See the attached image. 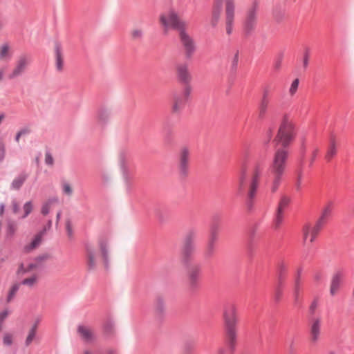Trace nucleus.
Segmentation results:
<instances>
[{"label": "nucleus", "instance_id": "ea45409f", "mask_svg": "<svg viewBox=\"0 0 354 354\" xmlns=\"http://www.w3.org/2000/svg\"><path fill=\"white\" fill-rule=\"evenodd\" d=\"M45 163L50 167L54 164V158L49 152H46L45 154Z\"/></svg>", "mask_w": 354, "mask_h": 354}, {"label": "nucleus", "instance_id": "de8ad7c7", "mask_svg": "<svg viewBox=\"0 0 354 354\" xmlns=\"http://www.w3.org/2000/svg\"><path fill=\"white\" fill-rule=\"evenodd\" d=\"M17 230V225L16 224L13 223H10L8 225L7 232L10 235H12Z\"/></svg>", "mask_w": 354, "mask_h": 354}, {"label": "nucleus", "instance_id": "2eb2a0df", "mask_svg": "<svg viewBox=\"0 0 354 354\" xmlns=\"http://www.w3.org/2000/svg\"><path fill=\"white\" fill-rule=\"evenodd\" d=\"M77 331L80 338L87 343L93 342L96 339L94 331L89 326L80 325Z\"/></svg>", "mask_w": 354, "mask_h": 354}, {"label": "nucleus", "instance_id": "a211bd4d", "mask_svg": "<svg viewBox=\"0 0 354 354\" xmlns=\"http://www.w3.org/2000/svg\"><path fill=\"white\" fill-rule=\"evenodd\" d=\"M27 66V59L26 57H21L17 64L15 68L8 75V78L12 80L14 79L23 73Z\"/></svg>", "mask_w": 354, "mask_h": 354}, {"label": "nucleus", "instance_id": "0e129e2a", "mask_svg": "<svg viewBox=\"0 0 354 354\" xmlns=\"http://www.w3.org/2000/svg\"><path fill=\"white\" fill-rule=\"evenodd\" d=\"M3 71L0 70V80H1V79L3 78Z\"/></svg>", "mask_w": 354, "mask_h": 354}, {"label": "nucleus", "instance_id": "1a4fd4ad", "mask_svg": "<svg viewBox=\"0 0 354 354\" xmlns=\"http://www.w3.org/2000/svg\"><path fill=\"white\" fill-rule=\"evenodd\" d=\"M201 269L198 265L192 264L187 271V285L191 290H195L199 286Z\"/></svg>", "mask_w": 354, "mask_h": 354}, {"label": "nucleus", "instance_id": "2f4dec72", "mask_svg": "<svg viewBox=\"0 0 354 354\" xmlns=\"http://www.w3.org/2000/svg\"><path fill=\"white\" fill-rule=\"evenodd\" d=\"M62 192L64 194L68 196H71L73 194V188L69 183L64 182L62 184Z\"/></svg>", "mask_w": 354, "mask_h": 354}, {"label": "nucleus", "instance_id": "473e14b6", "mask_svg": "<svg viewBox=\"0 0 354 354\" xmlns=\"http://www.w3.org/2000/svg\"><path fill=\"white\" fill-rule=\"evenodd\" d=\"M283 52H281L279 53L275 59H274V68L275 70H279L281 66V64H282V62H283Z\"/></svg>", "mask_w": 354, "mask_h": 354}, {"label": "nucleus", "instance_id": "a19ab883", "mask_svg": "<svg viewBox=\"0 0 354 354\" xmlns=\"http://www.w3.org/2000/svg\"><path fill=\"white\" fill-rule=\"evenodd\" d=\"M132 185V178L129 175L124 176V187L125 189L129 191Z\"/></svg>", "mask_w": 354, "mask_h": 354}, {"label": "nucleus", "instance_id": "72a5a7b5", "mask_svg": "<svg viewBox=\"0 0 354 354\" xmlns=\"http://www.w3.org/2000/svg\"><path fill=\"white\" fill-rule=\"evenodd\" d=\"M283 218V212L277 209L275 218L274 220V225L275 227H278L282 223Z\"/></svg>", "mask_w": 354, "mask_h": 354}, {"label": "nucleus", "instance_id": "dca6fc26", "mask_svg": "<svg viewBox=\"0 0 354 354\" xmlns=\"http://www.w3.org/2000/svg\"><path fill=\"white\" fill-rule=\"evenodd\" d=\"M194 239V234L193 232L189 233L185 239L182 252L185 259L188 258L195 250Z\"/></svg>", "mask_w": 354, "mask_h": 354}, {"label": "nucleus", "instance_id": "4be33fe9", "mask_svg": "<svg viewBox=\"0 0 354 354\" xmlns=\"http://www.w3.org/2000/svg\"><path fill=\"white\" fill-rule=\"evenodd\" d=\"M43 234L44 232H42L36 234L33 239L24 246V251L26 252H30L31 251L36 249L41 243Z\"/></svg>", "mask_w": 354, "mask_h": 354}, {"label": "nucleus", "instance_id": "58836bf2", "mask_svg": "<svg viewBox=\"0 0 354 354\" xmlns=\"http://www.w3.org/2000/svg\"><path fill=\"white\" fill-rule=\"evenodd\" d=\"M65 227L67 235L69 238H72L73 235V225L70 219H67L65 223Z\"/></svg>", "mask_w": 354, "mask_h": 354}, {"label": "nucleus", "instance_id": "13d9d810", "mask_svg": "<svg viewBox=\"0 0 354 354\" xmlns=\"http://www.w3.org/2000/svg\"><path fill=\"white\" fill-rule=\"evenodd\" d=\"M269 93H270V91H269V88L268 87H265L263 88V96L262 97H264V98H269L268 96H269Z\"/></svg>", "mask_w": 354, "mask_h": 354}, {"label": "nucleus", "instance_id": "6ab92c4d", "mask_svg": "<svg viewBox=\"0 0 354 354\" xmlns=\"http://www.w3.org/2000/svg\"><path fill=\"white\" fill-rule=\"evenodd\" d=\"M59 205L58 197H51L46 200L42 205L41 208V213L44 216L48 214L50 211L56 206Z\"/></svg>", "mask_w": 354, "mask_h": 354}, {"label": "nucleus", "instance_id": "f257e3e1", "mask_svg": "<svg viewBox=\"0 0 354 354\" xmlns=\"http://www.w3.org/2000/svg\"><path fill=\"white\" fill-rule=\"evenodd\" d=\"M160 22L165 29L171 28L179 31L180 39L185 50L187 59H190L196 50L193 39L186 32L185 24L180 20L177 13L170 10L168 15H161Z\"/></svg>", "mask_w": 354, "mask_h": 354}, {"label": "nucleus", "instance_id": "c85d7f7f", "mask_svg": "<svg viewBox=\"0 0 354 354\" xmlns=\"http://www.w3.org/2000/svg\"><path fill=\"white\" fill-rule=\"evenodd\" d=\"M19 286L20 283H16L11 286L7 297L8 302H10L15 297L16 293L19 289Z\"/></svg>", "mask_w": 354, "mask_h": 354}, {"label": "nucleus", "instance_id": "49530a36", "mask_svg": "<svg viewBox=\"0 0 354 354\" xmlns=\"http://www.w3.org/2000/svg\"><path fill=\"white\" fill-rule=\"evenodd\" d=\"M286 265L283 263H281L279 265V279H281L283 274L286 273Z\"/></svg>", "mask_w": 354, "mask_h": 354}, {"label": "nucleus", "instance_id": "680f3d73", "mask_svg": "<svg viewBox=\"0 0 354 354\" xmlns=\"http://www.w3.org/2000/svg\"><path fill=\"white\" fill-rule=\"evenodd\" d=\"M316 308V303L313 302L312 305L310 306V310H314Z\"/></svg>", "mask_w": 354, "mask_h": 354}, {"label": "nucleus", "instance_id": "393cba45", "mask_svg": "<svg viewBox=\"0 0 354 354\" xmlns=\"http://www.w3.org/2000/svg\"><path fill=\"white\" fill-rule=\"evenodd\" d=\"M337 153V144L335 141V138L334 137H331L330 140V145L327 153L326 154V158L328 160L332 159Z\"/></svg>", "mask_w": 354, "mask_h": 354}, {"label": "nucleus", "instance_id": "a878e982", "mask_svg": "<svg viewBox=\"0 0 354 354\" xmlns=\"http://www.w3.org/2000/svg\"><path fill=\"white\" fill-rule=\"evenodd\" d=\"M37 330V324H35L29 330L28 335L25 340V344L26 346H28L31 344L33 339L35 338L36 333Z\"/></svg>", "mask_w": 354, "mask_h": 354}, {"label": "nucleus", "instance_id": "37998d69", "mask_svg": "<svg viewBox=\"0 0 354 354\" xmlns=\"http://www.w3.org/2000/svg\"><path fill=\"white\" fill-rule=\"evenodd\" d=\"M269 103H270L269 98L262 97V100H261V104H260L261 111H266L268 108Z\"/></svg>", "mask_w": 354, "mask_h": 354}, {"label": "nucleus", "instance_id": "f8f14e48", "mask_svg": "<svg viewBox=\"0 0 354 354\" xmlns=\"http://www.w3.org/2000/svg\"><path fill=\"white\" fill-rule=\"evenodd\" d=\"M190 149L187 147L180 148L178 153V169L182 176H186L188 172L190 161Z\"/></svg>", "mask_w": 354, "mask_h": 354}, {"label": "nucleus", "instance_id": "4d7b16f0", "mask_svg": "<svg viewBox=\"0 0 354 354\" xmlns=\"http://www.w3.org/2000/svg\"><path fill=\"white\" fill-rule=\"evenodd\" d=\"M5 154V147L2 143H0V160H1Z\"/></svg>", "mask_w": 354, "mask_h": 354}, {"label": "nucleus", "instance_id": "0eeeda50", "mask_svg": "<svg viewBox=\"0 0 354 354\" xmlns=\"http://www.w3.org/2000/svg\"><path fill=\"white\" fill-rule=\"evenodd\" d=\"M323 226L316 222L315 224H306L302 228V239L304 245L313 243Z\"/></svg>", "mask_w": 354, "mask_h": 354}, {"label": "nucleus", "instance_id": "c756f323", "mask_svg": "<svg viewBox=\"0 0 354 354\" xmlns=\"http://www.w3.org/2000/svg\"><path fill=\"white\" fill-rule=\"evenodd\" d=\"M33 209V204L32 201L26 202L23 206L24 215L21 216L22 218H25L28 214L31 213Z\"/></svg>", "mask_w": 354, "mask_h": 354}, {"label": "nucleus", "instance_id": "6e6552de", "mask_svg": "<svg viewBox=\"0 0 354 354\" xmlns=\"http://www.w3.org/2000/svg\"><path fill=\"white\" fill-rule=\"evenodd\" d=\"M288 157V152L285 149H279L274 153L272 162L273 173L283 174Z\"/></svg>", "mask_w": 354, "mask_h": 354}, {"label": "nucleus", "instance_id": "338daca9", "mask_svg": "<svg viewBox=\"0 0 354 354\" xmlns=\"http://www.w3.org/2000/svg\"><path fill=\"white\" fill-rule=\"evenodd\" d=\"M2 328H3V322H0V332L2 330Z\"/></svg>", "mask_w": 354, "mask_h": 354}, {"label": "nucleus", "instance_id": "20e7f679", "mask_svg": "<svg viewBox=\"0 0 354 354\" xmlns=\"http://www.w3.org/2000/svg\"><path fill=\"white\" fill-rule=\"evenodd\" d=\"M224 326L230 344L232 348L236 345L237 323L236 308L233 304L227 305L223 310Z\"/></svg>", "mask_w": 354, "mask_h": 354}, {"label": "nucleus", "instance_id": "c9c22d12", "mask_svg": "<svg viewBox=\"0 0 354 354\" xmlns=\"http://www.w3.org/2000/svg\"><path fill=\"white\" fill-rule=\"evenodd\" d=\"M165 310V301L162 298H158L156 301V311L160 314Z\"/></svg>", "mask_w": 354, "mask_h": 354}, {"label": "nucleus", "instance_id": "5fc2aeb1", "mask_svg": "<svg viewBox=\"0 0 354 354\" xmlns=\"http://www.w3.org/2000/svg\"><path fill=\"white\" fill-rule=\"evenodd\" d=\"M185 106L178 101L176 102L173 106V111H177L178 109H184Z\"/></svg>", "mask_w": 354, "mask_h": 354}, {"label": "nucleus", "instance_id": "603ef678", "mask_svg": "<svg viewBox=\"0 0 354 354\" xmlns=\"http://www.w3.org/2000/svg\"><path fill=\"white\" fill-rule=\"evenodd\" d=\"M9 315V312L7 310H3L0 313V322H3V321L7 318Z\"/></svg>", "mask_w": 354, "mask_h": 354}, {"label": "nucleus", "instance_id": "774afa93", "mask_svg": "<svg viewBox=\"0 0 354 354\" xmlns=\"http://www.w3.org/2000/svg\"><path fill=\"white\" fill-rule=\"evenodd\" d=\"M84 354H91L88 351H85Z\"/></svg>", "mask_w": 354, "mask_h": 354}, {"label": "nucleus", "instance_id": "e2e57ef3", "mask_svg": "<svg viewBox=\"0 0 354 354\" xmlns=\"http://www.w3.org/2000/svg\"><path fill=\"white\" fill-rule=\"evenodd\" d=\"M314 277H315V279L317 281H319L321 279V276L318 274H315Z\"/></svg>", "mask_w": 354, "mask_h": 354}, {"label": "nucleus", "instance_id": "423d86ee", "mask_svg": "<svg viewBox=\"0 0 354 354\" xmlns=\"http://www.w3.org/2000/svg\"><path fill=\"white\" fill-rule=\"evenodd\" d=\"M258 10L259 3L257 0H254L252 6L245 12L243 21V30L245 36H250L254 32L257 26Z\"/></svg>", "mask_w": 354, "mask_h": 354}, {"label": "nucleus", "instance_id": "8fccbe9b", "mask_svg": "<svg viewBox=\"0 0 354 354\" xmlns=\"http://www.w3.org/2000/svg\"><path fill=\"white\" fill-rule=\"evenodd\" d=\"M299 284H300V277H299V272L298 275H297V278L295 279V292L296 295H297V293H298Z\"/></svg>", "mask_w": 354, "mask_h": 354}, {"label": "nucleus", "instance_id": "3c124183", "mask_svg": "<svg viewBox=\"0 0 354 354\" xmlns=\"http://www.w3.org/2000/svg\"><path fill=\"white\" fill-rule=\"evenodd\" d=\"M132 37L134 39H140L142 37V32L140 30H134L132 32Z\"/></svg>", "mask_w": 354, "mask_h": 354}, {"label": "nucleus", "instance_id": "5701e85b", "mask_svg": "<svg viewBox=\"0 0 354 354\" xmlns=\"http://www.w3.org/2000/svg\"><path fill=\"white\" fill-rule=\"evenodd\" d=\"M332 211L333 204L332 203H330L324 208L322 215L317 222L319 223L321 225L324 226L326 219L330 216Z\"/></svg>", "mask_w": 354, "mask_h": 354}, {"label": "nucleus", "instance_id": "f03ea898", "mask_svg": "<svg viewBox=\"0 0 354 354\" xmlns=\"http://www.w3.org/2000/svg\"><path fill=\"white\" fill-rule=\"evenodd\" d=\"M260 174L261 170L259 167L254 168L251 176H249L248 174V168L245 164H243L240 168L236 194L242 196L245 194L246 189H248L247 206L249 209H251V200L256 194Z\"/></svg>", "mask_w": 354, "mask_h": 354}, {"label": "nucleus", "instance_id": "bf43d9fd", "mask_svg": "<svg viewBox=\"0 0 354 354\" xmlns=\"http://www.w3.org/2000/svg\"><path fill=\"white\" fill-rule=\"evenodd\" d=\"M27 132L26 131H21L17 133V136H16V141L18 142L19 141V138L21 135H24V134H26Z\"/></svg>", "mask_w": 354, "mask_h": 354}, {"label": "nucleus", "instance_id": "cd10ccee", "mask_svg": "<svg viewBox=\"0 0 354 354\" xmlns=\"http://www.w3.org/2000/svg\"><path fill=\"white\" fill-rule=\"evenodd\" d=\"M290 202V198L286 196L281 198L277 209L284 212Z\"/></svg>", "mask_w": 354, "mask_h": 354}, {"label": "nucleus", "instance_id": "7ed1b4c3", "mask_svg": "<svg viewBox=\"0 0 354 354\" xmlns=\"http://www.w3.org/2000/svg\"><path fill=\"white\" fill-rule=\"evenodd\" d=\"M107 254L108 246L106 241H99L96 245L87 242L85 244V260L87 269L95 270L101 259H106Z\"/></svg>", "mask_w": 354, "mask_h": 354}, {"label": "nucleus", "instance_id": "e433bc0d", "mask_svg": "<svg viewBox=\"0 0 354 354\" xmlns=\"http://www.w3.org/2000/svg\"><path fill=\"white\" fill-rule=\"evenodd\" d=\"M299 80L298 78L295 79L291 84L290 87L289 88V93L290 95H294L299 87Z\"/></svg>", "mask_w": 354, "mask_h": 354}, {"label": "nucleus", "instance_id": "f704fd0d", "mask_svg": "<svg viewBox=\"0 0 354 354\" xmlns=\"http://www.w3.org/2000/svg\"><path fill=\"white\" fill-rule=\"evenodd\" d=\"M14 339V335L9 333H6L3 337V343L5 346H11Z\"/></svg>", "mask_w": 354, "mask_h": 354}, {"label": "nucleus", "instance_id": "9b49d317", "mask_svg": "<svg viewBox=\"0 0 354 354\" xmlns=\"http://www.w3.org/2000/svg\"><path fill=\"white\" fill-rule=\"evenodd\" d=\"M322 320L321 317H313L309 324V340L315 344L320 339L322 335Z\"/></svg>", "mask_w": 354, "mask_h": 354}, {"label": "nucleus", "instance_id": "864d4df0", "mask_svg": "<svg viewBox=\"0 0 354 354\" xmlns=\"http://www.w3.org/2000/svg\"><path fill=\"white\" fill-rule=\"evenodd\" d=\"M12 209L15 214H17L19 212V206L17 201H13L12 202Z\"/></svg>", "mask_w": 354, "mask_h": 354}, {"label": "nucleus", "instance_id": "bb28decb", "mask_svg": "<svg viewBox=\"0 0 354 354\" xmlns=\"http://www.w3.org/2000/svg\"><path fill=\"white\" fill-rule=\"evenodd\" d=\"M26 180V175H20L15 178L12 184L11 187L13 189L18 190L21 188V187L23 185L24 182Z\"/></svg>", "mask_w": 354, "mask_h": 354}, {"label": "nucleus", "instance_id": "052dcab7", "mask_svg": "<svg viewBox=\"0 0 354 354\" xmlns=\"http://www.w3.org/2000/svg\"><path fill=\"white\" fill-rule=\"evenodd\" d=\"M60 217H61V212L59 211L57 212V216H56V218H57L56 223H57L59 222Z\"/></svg>", "mask_w": 354, "mask_h": 354}, {"label": "nucleus", "instance_id": "aec40b11", "mask_svg": "<svg viewBox=\"0 0 354 354\" xmlns=\"http://www.w3.org/2000/svg\"><path fill=\"white\" fill-rule=\"evenodd\" d=\"M55 66L58 71H62L64 67V59L62 57V45L59 42L56 41L55 44Z\"/></svg>", "mask_w": 354, "mask_h": 354}, {"label": "nucleus", "instance_id": "f3484780", "mask_svg": "<svg viewBox=\"0 0 354 354\" xmlns=\"http://www.w3.org/2000/svg\"><path fill=\"white\" fill-rule=\"evenodd\" d=\"M38 266L35 263H21L18 269L16 272L17 275L19 277H23L28 274L32 273L35 271L37 268Z\"/></svg>", "mask_w": 354, "mask_h": 354}, {"label": "nucleus", "instance_id": "9d476101", "mask_svg": "<svg viewBox=\"0 0 354 354\" xmlns=\"http://www.w3.org/2000/svg\"><path fill=\"white\" fill-rule=\"evenodd\" d=\"M345 278L343 270H337L333 272L330 280L329 292L332 297L337 295L342 288Z\"/></svg>", "mask_w": 354, "mask_h": 354}, {"label": "nucleus", "instance_id": "c03bdc74", "mask_svg": "<svg viewBox=\"0 0 354 354\" xmlns=\"http://www.w3.org/2000/svg\"><path fill=\"white\" fill-rule=\"evenodd\" d=\"M8 50H9V45L8 44H4L1 47V50L0 53V59H3L6 55H8Z\"/></svg>", "mask_w": 354, "mask_h": 354}, {"label": "nucleus", "instance_id": "412c9836", "mask_svg": "<svg viewBox=\"0 0 354 354\" xmlns=\"http://www.w3.org/2000/svg\"><path fill=\"white\" fill-rule=\"evenodd\" d=\"M222 7H223V0H216L214 8H213V12H212V25L213 27L216 26L218 21L220 18V15L222 11Z\"/></svg>", "mask_w": 354, "mask_h": 354}, {"label": "nucleus", "instance_id": "09e8293b", "mask_svg": "<svg viewBox=\"0 0 354 354\" xmlns=\"http://www.w3.org/2000/svg\"><path fill=\"white\" fill-rule=\"evenodd\" d=\"M185 86V88L184 89V91H183V94L185 97L186 99H187L190 94H191V91H192V88H191V86H190V84H184Z\"/></svg>", "mask_w": 354, "mask_h": 354}, {"label": "nucleus", "instance_id": "b1692460", "mask_svg": "<svg viewBox=\"0 0 354 354\" xmlns=\"http://www.w3.org/2000/svg\"><path fill=\"white\" fill-rule=\"evenodd\" d=\"M38 274L35 272L31 274L30 277L24 278L20 284L32 288L35 286L38 281Z\"/></svg>", "mask_w": 354, "mask_h": 354}, {"label": "nucleus", "instance_id": "7c9ffc66", "mask_svg": "<svg viewBox=\"0 0 354 354\" xmlns=\"http://www.w3.org/2000/svg\"><path fill=\"white\" fill-rule=\"evenodd\" d=\"M274 180H273V183H272V192H274L277 190L279 186V184H280V182H281V176L283 174H279L278 173H274Z\"/></svg>", "mask_w": 354, "mask_h": 354}, {"label": "nucleus", "instance_id": "ddd939ff", "mask_svg": "<svg viewBox=\"0 0 354 354\" xmlns=\"http://www.w3.org/2000/svg\"><path fill=\"white\" fill-rule=\"evenodd\" d=\"M235 4L234 0H226L225 1V14H226V32L228 35L232 33L234 21Z\"/></svg>", "mask_w": 354, "mask_h": 354}, {"label": "nucleus", "instance_id": "4468645a", "mask_svg": "<svg viewBox=\"0 0 354 354\" xmlns=\"http://www.w3.org/2000/svg\"><path fill=\"white\" fill-rule=\"evenodd\" d=\"M176 68L178 81L183 84H190L192 76L188 70V64L187 63L178 64Z\"/></svg>", "mask_w": 354, "mask_h": 354}, {"label": "nucleus", "instance_id": "69168bd1", "mask_svg": "<svg viewBox=\"0 0 354 354\" xmlns=\"http://www.w3.org/2000/svg\"><path fill=\"white\" fill-rule=\"evenodd\" d=\"M318 152V149H315L313 152V158L316 156V154Z\"/></svg>", "mask_w": 354, "mask_h": 354}, {"label": "nucleus", "instance_id": "4c0bfd02", "mask_svg": "<svg viewBox=\"0 0 354 354\" xmlns=\"http://www.w3.org/2000/svg\"><path fill=\"white\" fill-rule=\"evenodd\" d=\"M309 58H310V50L308 48H306L304 53L303 56V66L304 69L307 68L308 66L309 62Z\"/></svg>", "mask_w": 354, "mask_h": 354}, {"label": "nucleus", "instance_id": "39448f33", "mask_svg": "<svg viewBox=\"0 0 354 354\" xmlns=\"http://www.w3.org/2000/svg\"><path fill=\"white\" fill-rule=\"evenodd\" d=\"M295 135L296 131L292 120L285 117L279 124L274 141L286 147L294 140Z\"/></svg>", "mask_w": 354, "mask_h": 354}, {"label": "nucleus", "instance_id": "a18cd8bd", "mask_svg": "<svg viewBox=\"0 0 354 354\" xmlns=\"http://www.w3.org/2000/svg\"><path fill=\"white\" fill-rule=\"evenodd\" d=\"M239 62V50H237L234 56L232 62V68L233 70L236 71L238 66Z\"/></svg>", "mask_w": 354, "mask_h": 354}, {"label": "nucleus", "instance_id": "79ce46f5", "mask_svg": "<svg viewBox=\"0 0 354 354\" xmlns=\"http://www.w3.org/2000/svg\"><path fill=\"white\" fill-rule=\"evenodd\" d=\"M230 342V341L228 340ZM235 348V346L232 348L230 344H229V348H221L218 351V354H233V350Z\"/></svg>", "mask_w": 354, "mask_h": 354}, {"label": "nucleus", "instance_id": "6e6d98bb", "mask_svg": "<svg viewBox=\"0 0 354 354\" xmlns=\"http://www.w3.org/2000/svg\"><path fill=\"white\" fill-rule=\"evenodd\" d=\"M301 183V174L299 173L297 176V182H296V189L297 191L300 190Z\"/></svg>", "mask_w": 354, "mask_h": 354}]
</instances>
